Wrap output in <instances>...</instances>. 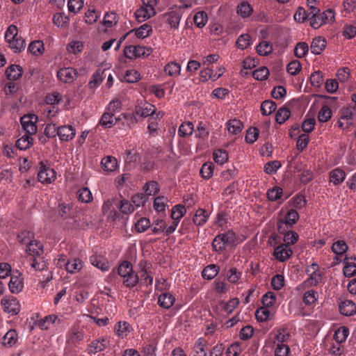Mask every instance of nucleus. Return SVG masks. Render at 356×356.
Instances as JSON below:
<instances>
[{
    "instance_id": "nucleus-62",
    "label": "nucleus",
    "mask_w": 356,
    "mask_h": 356,
    "mask_svg": "<svg viewBox=\"0 0 356 356\" xmlns=\"http://www.w3.org/2000/svg\"><path fill=\"white\" fill-rule=\"evenodd\" d=\"M42 245L40 241L32 240L26 246V252L31 254H40L42 252Z\"/></svg>"
},
{
    "instance_id": "nucleus-14",
    "label": "nucleus",
    "mask_w": 356,
    "mask_h": 356,
    "mask_svg": "<svg viewBox=\"0 0 356 356\" xmlns=\"http://www.w3.org/2000/svg\"><path fill=\"white\" fill-rule=\"evenodd\" d=\"M18 341V334L15 330H9L3 337L1 343L4 347L11 348L14 346Z\"/></svg>"
},
{
    "instance_id": "nucleus-35",
    "label": "nucleus",
    "mask_w": 356,
    "mask_h": 356,
    "mask_svg": "<svg viewBox=\"0 0 356 356\" xmlns=\"http://www.w3.org/2000/svg\"><path fill=\"white\" fill-rule=\"evenodd\" d=\"M299 219V214L295 209H290L287 211L285 217L281 220L289 227H292Z\"/></svg>"
},
{
    "instance_id": "nucleus-42",
    "label": "nucleus",
    "mask_w": 356,
    "mask_h": 356,
    "mask_svg": "<svg viewBox=\"0 0 356 356\" xmlns=\"http://www.w3.org/2000/svg\"><path fill=\"white\" fill-rule=\"evenodd\" d=\"M213 159L216 163L222 165L227 161L228 154L224 149H217L213 153Z\"/></svg>"
},
{
    "instance_id": "nucleus-41",
    "label": "nucleus",
    "mask_w": 356,
    "mask_h": 356,
    "mask_svg": "<svg viewBox=\"0 0 356 356\" xmlns=\"http://www.w3.org/2000/svg\"><path fill=\"white\" fill-rule=\"evenodd\" d=\"M186 209L182 204H177L172 208L171 218L173 220L180 221L181 218L186 214Z\"/></svg>"
},
{
    "instance_id": "nucleus-61",
    "label": "nucleus",
    "mask_w": 356,
    "mask_h": 356,
    "mask_svg": "<svg viewBox=\"0 0 356 356\" xmlns=\"http://www.w3.org/2000/svg\"><path fill=\"white\" fill-rule=\"evenodd\" d=\"M53 22L58 26H65L69 24L70 18L63 13H56L53 17Z\"/></svg>"
},
{
    "instance_id": "nucleus-55",
    "label": "nucleus",
    "mask_w": 356,
    "mask_h": 356,
    "mask_svg": "<svg viewBox=\"0 0 356 356\" xmlns=\"http://www.w3.org/2000/svg\"><path fill=\"white\" fill-rule=\"evenodd\" d=\"M298 234L292 230L286 232L284 236L282 244H286V246L290 247L291 245L296 243L298 240Z\"/></svg>"
},
{
    "instance_id": "nucleus-37",
    "label": "nucleus",
    "mask_w": 356,
    "mask_h": 356,
    "mask_svg": "<svg viewBox=\"0 0 356 356\" xmlns=\"http://www.w3.org/2000/svg\"><path fill=\"white\" fill-rule=\"evenodd\" d=\"M276 104L272 100H265L261 105V113L263 115H269L275 111Z\"/></svg>"
},
{
    "instance_id": "nucleus-3",
    "label": "nucleus",
    "mask_w": 356,
    "mask_h": 356,
    "mask_svg": "<svg viewBox=\"0 0 356 356\" xmlns=\"http://www.w3.org/2000/svg\"><path fill=\"white\" fill-rule=\"evenodd\" d=\"M184 12L182 7L174 6L163 14L159 16V19L167 24L172 29H178Z\"/></svg>"
},
{
    "instance_id": "nucleus-23",
    "label": "nucleus",
    "mask_w": 356,
    "mask_h": 356,
    "mask_svg": "<svg viewBox=\"0 0 356 356\" xmlns=\"http://www.w3.org/2000/svg\"><path fill=\"white\" fill-rule=\"evenodd\" d=\"M23 73L22 68L18 65H11L6 71V77L9 80L19 79Z\"/></svg>"
},
{
    "instance_id": "nucleus-21",
    "label": "nucleus",
    "mask_w": 356,
    "mask_h": 356,
    "mask_svg": "<svg viewBox=\"0 0 356 356\" xmlns=\"http://www.w3.org/2000/svg\"><path fill=\"white\" fill-rule=\"evenodd\" d=\"M57 321L58 322L60 321L56 315H48L38 321V326L42 330H47L49 329L54 324H55Z\"/></svg>"
},
{
    "instance_id": "nucleus-28",
    "label": "nucleus",
    "mask_w": 356,
    "mask_h": 356,
    "mask_svg": "<svg viewBox=\"0 0 356 356\" xmlns=\"http://www.w3.org/2000/svg\"><path fill=\"white\" fill-rule=\"evenodd\" d=\"M308 278L304 282V284L307 286H315L318 285L322 280V272L321 270L315 273H307Z\"/></svg>"
},
{
    "instance_id": "nucleus-43",
    "label": "nucleus",
    "mask_w": 356,
    "mask_h": 356,
    "mask_svg": "<svg viewBox=\"0 0 356 356\" xmlns=\"http://www.w3.org/2000/svg\"><path fill=\"white\" fill-rule=\"evenodd\" d=\"M252 12V7L247 1L242 2L237 7V13L243 18L249 17Z\"/></svg>"
},
{
    "instance_id": "nucleus-46",
    "label": "nucleus",
    "mask_w": 356,
    "mask_h": 356,
    "mask_svg": "<svg viewBox=\"0 0 356 356\" xmlns=\"http://www.w3.org/2000/svg\"><path fill=\"white\" fill-rule=\"evenodd\" d=\"M309 8L306 11L304 8L298 7L293 16L294 19L299 23H303L307 19L309 20L310 15H309Z\"/></svg>"
},
{
    "instance_id": "nucleus-39",
    "label": "nucleus",
    "mask_w": 356,
    "mask_h": 356,
    "mask_svg": "<svg viewBox=\"0 0 356 356\" xmlns=\"http://www.w3.org/2000/svg\"><path fill=\"white\" fill-rule=\"evenodd\" d=\"M331 249L334 254L341 256L348 250V245L344 241L339 240L332 244Z\"/></svg>"
},
{
    "instance_id": "nucleus-54",
    "label": "nucleus",
    "mask_w": 356,
    "mask_h": 356,
    "mask_svg": "<svg viewBox=\"0 0 356 356\" xmlns=\"http://www.w3.org/2000/svg\"><path fill=\"white\" fill-rule=\"evenodd\" d=\"M209 131L206 123L200 122L195 131V137L205 140L208 138Z\"/></svg>"
},
{
    "instance_id": "nucleus-56",
    "label": "nucleus",
    "mask_w": 356,
    "mask_h": 356,
    "mask_svg": "<svg viewBox=\"0 0 356 356\" xmlns=\"http://www.w3.org/2000/svg\"><path fill=\"white\" fill-rule=\"evenodd\" d=\"M349 334V330L346 327L339 328L334 334V338L338 343L344 342Z\"/></svg>"
},
{
    "instance_id": "nucleus-58",
    "label": "nucleus",
    "mask_w": 356,
    "mask_h": 356,
    "mask_svg": "<svg viewBox=\"0 0 356 356\" xmlns=\"http://www.w3.org/2000/svg\"><path fill=\"white\" fill-rule=\"evenodd\" d=\"M269 76V70L266 67H260L253 71L252 76L258 81L266 80Z\"/></svg>"
},
{
    "instance_id": "nucleus-22",
    "label": "nucleus",
    "mask_w": 356,
    "mask_h": 356,
    "mask_svg": "<svg viewBox=\"0 0 356 356\" xmlns=\"http://www.w3.org/2000/svg\"><path fill=\"white\" fill-rule=\"evenodd\" d=\"M344 264L343 273L345 277H351L356 275V264L350 261V258L346 256L343 260Z\"/></svg>"
},
{
    "instance_id": "nucleus-53",
    "label": "nucleus",
    "mask_w": 356,
    "mask_h": 356,
    "mask_svg": "<svg viewBox=\"0 0 356 356\" xmlns=\"http://www.w3.org/2000/svg\"><path fill=\"white\" fill-rule=\"evenodd\" d=\"M83 338V334L81 331L77 330H71L68 332L67 341L76 344L80 342Z\"/></svg>"
},
{
    "instance_id": "nucleus-29",
    "label": "nucleus",
    "mask_w": 356,
    "mask_h": 356,
    "mask_svg": "<svg viewBox=\"0 0 356 356\" xmlns=\"http://www.w3.org/2000/svg\"><path fill=\"white\" fill-rule=\"evenodd\" d=\"M101 164L105 171L113 172L118 166V161L115 157L112 156H107L102 159Z\"/></svg>"
},
{
    "instance_id": "nucleus-33",
    "label": "nucleus",
    "mask_w": 356,
    "mask_h": 356,
    "mask_svg": "<svg viewBox=\"0 0 356 356\" xmlns=\"http://www.w3.org/2000/svg\"><path fill=\"white\" fill-rule=\"evenodd\" d=\"M135 31L136 36L138 38L143 39L148 37L152 31V26L146 23L141 25L139 28L131 31L129 33Z\"/></svg>"
},
{
    "instance_id": "nucleus-40",
    "label": "nucleus",
    "mask_w": 356,
    "mask_h": 356,
    "mask_svg": "<svg viewBox=\"0 0 356 356\" xmlns=\"http://www.w3.org/2000/svg\"><path fill=\"white\" fill-rule=\"evenodd\" d=\"M214 165L211 162L204 163L200 169V175L204 179H209L213 174Z\"/></svg>"
},
{
    "instance_id": "nucleus-1",
    "label": "nucleus",
    "mask_w": 356,
    "mask_h": 356,
    "mask_svg": "<svg viewBox=\"0 0 356 356\" xmlns=\"http://www.w3.org/2000/svg\"><path fill=\"white\" fill-rule=\"evenodd\" d=\"M309 15L310 26L314 29L320 28L334 18L332 10L327 9L321 13V10L314 6H310Z\"/></svg>"
},
{
    "instance_id": "nucleus-64",
    "label": "nucleus",
    "mask_w": 356,
    "mask_h": 356,
    "mask_svg": "<svg viewBox=\"0 0 356 356\" xmlns=\"http://www.w3.org/2000/svg\"><path fill=\"white\" fill-rule=\"evenodd\" d=\"M270 284L274 290H280L284 285V276L280 274H277L274 275L271 279Z\"/></svg>"
},
{
    "instance_id": "nucleus-6",
    "label": "nucleus",
    "mask_w": 356,
    "mask_h": 356,
    "mask_svg": "<svg viewBox=\"0 0 356 356\" xmlns=\"http://www.w3.org/2000/svg\"><path fill=\"white\" fill-rule=\"evenodd\" d=\"M38 120V118L35 114L24 115L21 118V124L26 134L32 136L36 134L38 130L36 126Z\"/></svg>"
},
{
    "instance_id": "nucleus-45",
    "label": "nucleus",
    "mask_w": 356,
    "mask_h": 356,
    "mask_svg": "<svg viewBox=\"0 0 356 356\" xmlns=\"http://www.w3.org/2000/svg\"><path fill=\"white\" fill-rule=\"evenodd\" d=\"M283 194L282 188L279 186H274L267 191V198L270 201H277L280 200Z\"/></svg>"
},
{
    "instance_id": "nucleus-50",
    "label": "nucleus",
    "mask_w": 356,
    "mask_h": 356,
    "mask_svg": "<svg viewBox=\"0 0 356 356\" xmlns=\"http://www.w3.org/2000/svg\"><path fill=\"white\" fill-rule=\"evenodd\" d=\"M208 21L207 14L204 11L197 12L193 17V22L198 28L204 27Z\"/></svg>"
},
{
    "instance_id": "nucleus-13",
    "label": "nucleus",
    "mask_w": 356,
    "mask_h": 356,
    "mask_svg": "<svg viewBox=\"0 0 356 356\" xmlns=\"http://www.w3.org/2000/svg\"><path fill=\"white\" fill-rule=\"evenodd\" d=\"M339 309L342 315L346 316H353L356 314V305L354 302L349 300L341 301Z\"/></svg>"
},
{
    "instance_id": "nucleus-8",
    "label": "nucleus",
    "mask_w": 356,
    "mask_h": 356,
    "mask_svg": "<svg viewBox=\"0 0 356 356\" xmlns=\"http://www.w3.org/2000/svg\"><path fill=\"white\" fill-rule=\"evenodd\" d=\"M293 254V250L290 247L286 246V244H280L275 248L273 252V257L276 260L280 262H284L290 259Z\"/></svg>"
},
{
    "instance_id": "nucleus-24",
    "label": "nucleus",
    "mask_w": 356,
    "mask_h": 356,
    "mask_svg": "<svg viewBox=\"0 0 356 356\" xmlns=\"http://www.w3.org/2000/svg\"><path fill=\"white\" fill-rule=\"evenodd\" d=\"M346 179L345 172L340 168H335L330 172V181L337 186L341 184Z\"/></svg>"
},
{
    "instance_id": "nucleus-5",
    "label": "nucleus",
    "mask_w": 356,
    "mask_h": 356,
    "mask_svg": "<svg viewBox=\"0 0 356 356\" xmlns=\"http://www.w3.org/2000/svg\"><path fill=\"white\" fill-rule=\"evenodd\" d=\"M1 305L6 313L17 315L20 311V304L17 298L6 296L1 300Z\"/></svg>"
},
{
    "instance_id": "nucleus-25",
    "label": "nucleus",
    "mask_w": 356,
    "mask_h": 356,
    "mask_svg": "<svg viewBox=\"0 0 356 356\" xmlns=\"http://www.w3.org/2000/svg\"><path fill=\"white\" fill-rule=\"evenodd\" d=\"M242 271L235 267H232L227 270L225 277L229 282L234 284L239 283V280L242 277Z\"/></svg>"
},
{
    "instance_id": "nucleus-2",
    "label": "nucleus",
    "mask_w": 356,
    "mask_h": 356,
    "mask_svg": "<svg viewBox=\"0 0 356 356\" xmlns=\"http://www.w3.org/2000/svg\"><path fill=\"white\" fill-rule=\"evenodd\" d=\"M118 274L123 279V284L127 288H134L139 282L138 275L133 270L132 264L128 261L120 264Z\"/></svg>"
},
{
    "instance_id": "nucleus-52",
    "label": "nucleus",
    "mask_w": 356,
    "mask_h": 356,
    "mask_svg": "<svg viewBox=\"0 0 356 356\" xmlns=\"http://www.w3.org/2000/svg\"><path fill=\"white\" fill-rule=\"evenodd\" d=\"M270 312L268 310V308L265 307L258 308L255 312L256 319L259 322L266 321L268 319L270 318Z\"/></svg>"
},
{
    "instance_id": "nucleus-20",
    "label": "nucleus",
    "mask_w": 356,
    "mask_h": 356,
    "mask_svg": "<svg viewBox=\"0 0 356 356\" xmlns=\"http://www.w3.org/2000/svg\"><path fill=\"white\" fill-rule=\"evenodd\" d=\"M115 118L114 114L107 111L102 114L98 122V125H101L104 129L111 128L118 123L115 122Z\"/></svg>"
},
{
    "instance_id": "nucleus-7",
    "label": "nucleus",
    "mask_w": 356,
    "mask_h": 356,
    "mask_svg": "<svg viewBox=\"0 0 356 356\" xmlns=\"http://www.w3.org/2000/svg\"><path fill=\"white\" fill-rule=\"evenodd\" d=\"M77 76L78 72L76 70L70 67L60 68L56 74L59 81L65 83H72Z\"/></svg>"
},
{
    "instance_id": "nucleus-59",
    "label": "nucleus",
    "mask_w": 356,
    "mask_h": 356,
    "mask_svg": "<svg viewBox=\"0 0 356 356\" xmlns=\"http://www.w3.org/2000/svg\"><path fill=\"white\" fill-rule=\"evenodd\" d=\"M308 44L305 42H300L295 47L294 54L297 58H303L308 53Z\"/></svg>"
},
{
    "instance_id": "nucleus-27",
    "label": "nucleus",
    "mask_w": 356,
    "mask_h": 356,
    "mask_svg": "<svg viewBox=\"0 0 356 356\" xmlns=\"http://www.w3.org/2000/svg\"><path fill=\"white\" fill-rule=\"evenodd\" d=\"M226 127L229 133L236 135L243 129V124L238 119H231L226 123Z\"/></svg>"
},
{
    "instance_id": "nucleus-12",
    "label": "nucleus",
    "mask_w": 356,
    "mask_h": 356,
    "mask_svg": "<svg viewBox=\"0 0 356 356\" xmlns=\"http://www.w3.org/2000/svg\"><path fill=\"white\" fill-rule=\"evenodd\" d=\"M175 302V296L168 291L161 293L158 298V305L163 309H170L174 305Z\"/></svg>"
},
{
    "instance_id": "nucleus-16",
    "label": "nucleus",
    "mask_w": 356,
    "mask_h": 356,
    "mask_svg": "<svg viewBox=\"0 0 356 356\" xmlns=\"http://www.w3.org/2000/svg\"><path fill=\"white\" fill-rule=\"evenodd\" d=\"M209 213L204 209H198L196 210L193 217V222L197 226H203L208 220Z\"/></svg>"
},
{
    "instance_id": "nucleus-11",
    "label": "nucleus",
    "mask_w": 356,
    "mask_h": 356,
    "mask_svg": "<svg viewBox=\"0 0 356 356\" xmlns=\"http://www.w3.org/2000/svg\"><path fill=\"white\" fill-rule=\"evenodd\" d=\"M8 287L12 293H19L22 291L24 282L20 274H18V275H11Z\"/></svg>"
},
{
    "instance_id": "nucleus-10",
    "label": "nucleus",
    "mask_w": 356,
    "mask_h": 356,
    "mask_svg": "<svg viewBox=\"0 0 356 356\" xmlns=\"http://www.w3.org/2000/svg\"><path fill=\"white\" fill-rule=\"evenodd\" d=\"M75 134L76 131L71 125H63L58 127V136L61 141L71 140Z\"/></svg>"
},
{
    "instance_id": "nucleus-15",
    "label": "nucleus",
    "mask_w": 356,
    "mask_h": 356,
    "mask_svg": "<svg viewBox=\"0 0 356 356\" xmlns=\"http://www.w3.org/2000/svg\"><path fill=\"white\" fill-rule=\"evenodd\" d=\"M219 71L220 72L218 74H214L213 69L210 67H207L204 70H202L200 72V79L202 82H205L209 79H213V81H216L223 74L222 70L220 67Z\"/></svg>"
},
{
    "instance_id": "nucleus-38",
    "label": "nucleus",
    "mask_w": 356,
    "mask_h": 356,
    "mask_svg": "<svg viewBox=\"0 0 356 356\" xmlns=\"http://www.w3.org/2000/svg\"><path fill=\"white\" fill-rule=\"evenodd\" d=\"M76 195L78 200L81 202L88 203L92 200V193L87 187L79 189Z\"/></svg>"
},
{
    "instance_id": "nucleus-32",
    "label": "nucleus",
    "mask_w": 356,
    "mask_h": 356,
    "mask_svg": "<svg viewBox=\"0 0 356 356\" xmlns=\"http://www.w3.org/2000/svg\"><path fill=\"white\" fill-rule=\"evenodd\" d=\"M115 207L123 214H129L135 210L134 206L127 200H121L118 202H115Z\"/></svg>"
},
{
    "instance_id": "nucleus-26",
    "label": "nucleus",
    "mask_w": 356,
    "mask_h": 356,
    "mask_svg": "<svg viewBox=\"0 0 356 356\" xmlns=\"http://www.w3.org/2000/svg\"><path fill=\"white\" fill-rule=\"evenodd\" d=\"M220 268L216 264H209L204 268L202 272V276L204 279L211 280L213 279L219 273Z\"/></svg>"
},
{
    "instance_id": "nucleus-60",
    "label": "nucleus",
    "mask_w": 356,
    "mask_h": 356,
    "mask_svg": "<svg viewBox=\"0 0 356 356\" xmlns=\"http://www.w3.org/2000/svg\"><path fill=\"white\" fill-rule=\"evenodd\" d=\"M165 72L169 76H177L180 73V65L175 62H171L165 66Z\"/></svg>"
},
{
    "instance_id": "nucleus-18",
    "label": "nucleus",
    "mask_w": 356,
    "mask_h": 356,
    "mask_svg": "<svg viewBox=\"0 0 356 356\" xmlns=\"http://www.w3.org/2000/svg\"><path fill=\"white\" fill-rule=\"evenodd\" d=\"M206 348V340L203 337L198 338L194 343L193 356H207Z\"/></svg>"
},
{
    "instance_id": "nucleus-30",
    "label": "nucleus",
    "mask_w": 356,
    "mask_h": 356,
    "mask_svg": "<svg viewBox=\"0 0 356 356\" xmlns=\"http://www.w3.org/2000/svg\"><path fill=\"white\" fill-rule=\"evenodd\" d=\"M108 340L106 339H101L99 340L93 341L88 350L89 353H96L104 350L107 347Z\"/></svg>"
},
{
    "instance_id": "nucleus-63",
    "label": "nucleus",
    "mask_w": 356,
    "mask_h": 356,
    "mask_svg": "<svg viewBox=\"0 0 356 356\" xmlns=\"http://www.w3.org/2000/svg\"><path fill=\"white\" fill-rule=\"evenodd\" d=\"M302 69V65L300 61L293 60L291 61L286 66V71L293 76L297 75Z\"/></svg>"
},
{
    "instance_id": "nucleus-47",
    "label": "nucleus",
    "mask_w": 356,
    "mask_h": 356,
    "mask_svg": "<svg viewBox=\"0 0 356 356\" xmlns=\"http://www.w3.org/2000/svg\"><path fill=\"white\" fill-rule=\"evenodd\" d=\"M9 47L15 52H20L25 49V41L21 37H17L8 42Z\"/></svg>"
},
{
    "instance_id": "nucleus-49",
    "label": "nucleus",
    "mask_w": 356,
    "mask_h": 356,
    "mask_svg": "<svg viewBox=\"0 0 356 356\" xmlns=\"http://www.w3.org/2000/svg\"><path fill=\"white\" fill-rule=\"evenodd\" d=\"M291 115V111L286 107L280 108L276 113L275 120L277 123L282 124L289 118Z\"/></svg>"
},
{
    "instance_id": "nucleus-36",
    "label": "nucleus",
    "mask_w": 356,
    "mask_h": 356,
    "mask_svg": "<svg viewBox=\"0 0 356 356\" xmlns=\"http://www.w3.org/2000/svg\"><path fill=\"white\" fill-rule=\"evenodd\" d=\"M194 131V125L191 122H185L181 124L178 130V135L181 137L191 136Z\"/></svg>"
},
{
    "instance_id": "nucleus-9",
    "label": "nucleus",
    "mask_w": 356,
    "mask_h": 356,
    "mask_svg": "<svg viewBox=\"0 0 356 356\" xmlns=\"http://www.w3.org/2000/svg\"><path fill=\"white\" fill-rule=\"evenodd\" d=\"M115 119V122L120 123L122 126L127 127L129 128H131L138 122V118L136 115L134 111L132 113H121L117 118Z\"/></svg>"
},
{
    "instance_id": "nucleus-48",
    "label": "nucleus",
    "mask_w": 356,
    "mask_h": 356,
    "mask_svg": "<svg viewBox=\"0 0 356 356\" xmlns=\"http://www.w3.org/2000/svg\"><path fill=\"white\" fill-rule=\"evenodd\" d=\"M83 267L82 261L79 259H72L68 261L66 270L70 273H75Z\"/></svg>"
},
{
    "instance_id": "nucleus-17",
    "label": "nucleus",
    "mask_w": 356,
    "mask_h": 356,
    "mask_svg": "<svg viewBox=\"0 0 356 356\" xmlns=\"http://www.w3.org/2000/svg\"><path fill=\"white\" fill-rule=\"evenodd\" d=\"M115 333L121 338L126 337L131 330L130 324L126 321H119L114 326Z\"/></svg>"
},
{
    "instance_id": "nucleus-51",
    "label": "nucleus",
    "mask_w": 356,
    "mask_h": 356,
    "mask_svg": "<svg viewBox=\"0 0 356 356\" xmlns=\"http://www.w3.org/2000/svg\"><path fill=\"white\" fill-rule=\"evenodd\" d=\"M154 15L155 14H150L149 9L143 6L139 9H137L135 13L136 17L137 20L140 22L150 18Z\"/></svg>"
},
{
    "instance_id": "nucleus-34",
    "label": "nucleus",
    "mask_w": 356,
    "mask_h": 356,
    "mask_svg": "<svg viewBox=\"0 0 356 356\" xmlns=\"http://www.w3.org/2000/svg\"><path fill=\"white\" fill-rule=\"evenodd\" d=\"M33 144V138L31 135L26 134L16 141V147L21 150L29 149Z\"/></svg>"
},
{
    "instance_id": "nucleus-44",
    "label": "nucleus",
    "mask_w": 356,
    "mask_h": 356,
    "mask_svg": "<svg viewBox=\"0 0 356 356\" xmlns=\"http://www.w3.org/2000/svg\"><path fill=\"white\" fill-rule=\"evenodd\" d=\"M257 52L260 56H268L273 51L272 44L267 41H262L256 47Z\"/></svg>"
},
{
    "instance_id": "nucleus-19",
    "label": "nucleus",
    "mask_w": 356,
    "mask_h": 356,
    "mask_svg": "<svg viewBox=\"0 0 356 356\" xmlns=\"http://www.w3.org/2000/svg\"><path fill=\"white\" fill-rule=\"evenodd\" d=\"M326 47V40L321 36L313 39L311 44V52L314 54H320Z\"/></svg>"
},
{
    "instance_id": "nucleus-57",
    "label": "nucleus",
    "mask_w": 356,
    "mask_h": 356,
    "mask_svg": "<svg viewBox=\"0 0 356 356\" xmlns=\"http://www.w3.org/2000/svg\"><path fill=\"white\" fill-rule=\"evenodd\" d=\"M168 199L164 196H158L154 200V209L157 212H163L167 206Z\"/></svg>"
},
{
    "instance_id": "nucleus-4",
    "label": "nucleus",
    "mask_w": 356,
    "mask_h": 356,
    "mask_svg": "<svg viewBox=\"0 0 356 356\" xmlns=\"http://www.w3.org/2000/svg\"><path fill=\"white\" fill-rule=\"evenodd\" d=\"M38 168V179L40 182L47 184L56 179V172L49 166L47 161H40Z\"/></svg>"
},
{
    "instance_id": "nucleus-31",
    "label": "nucleus",
    "mask_w": 356,
    "mask_h": 356,
    "mask_svg": "<svg viewBox=\"0 0 356 356\" xmlns=\"http://www.w3.org/2000/svg\"><path fill=\"white\" fill-rule=\"evenodd\" d=\"M290 338V334L287 330L286 327H280L276 330V333L274 337L275 343H284Z\"/></svg>"
}]
</instances>
